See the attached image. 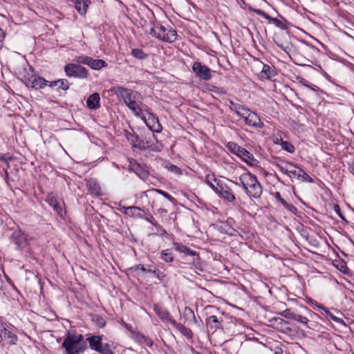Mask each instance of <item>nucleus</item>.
I'll list each match as a JSON object with an SVG mask.
<instances>
[{"instance_id":"obj_1","label":"nucleus","mask_w":354,"mask_h":354,"mask_svg":"<svg viewBox=\"0 0 354 354\" xmlns=\"http://www.w3.org/2000/svg\"><path fill=\"white\" fill-rule=\"evenodd\" d=\"M230 109L238 116L242 118L246 124L257 129H261L263 127V122L256 113L239 103L230 102Z\"/></svg>"},{"instance_id":"obj_2","label":"nucleus","mask_w":354,"mask_h":354,"mask_svg":"<svg viewBox=\"0 0 354 354\" xmlns=\"http://www.w3.org/2000/svg\"><path fill=\"white\" fill-rule=\"evenodd\" d=\"M27 87L32 88H44L45 86L55 87L57 88H69L70 84L67 80L60 79L54 81H48L44 77L32 75L24 82Z\"/></svg>"},{"instance_id":"obj_3","label":"nucleus","mask_w":354,"mask_h":354,"mask_svg":"<svg viewBox=\"0 0 354 354\" xmlns=\"http://www.w3.org/2000/svg\"><path fill=\"white\" fill-rule=\"evenodd\" d=\"M276 167L280 171L288 175L292 180H298L302 182H313L312 178L292 163L281 161L277 163Z\"/></svg>"},{"instance_id":"obj_4","label":"nucleus","mask_w":354,"mask_h":354,"mask_svg":"<svg viewBox=\"0 0 354 354\" xmlns=\"http://www.w3.org/2000/svg\"><path fill=\"white\" fill-rule=\"evenodd\" d=\"M242 187L250 197L259 198L262 194V187L257 178L250 173H245L239 178Z\"/></svg>"},{"instance_id":"obj_5","label":"nucleus","mask_w":354,"mask_h":354,"mask_svg":"<svg viewBox=\"0 0 354 354\" xmlns=\"http://www.w3.org/2000/svg\"><path fill=\"white\" fill-rule=\"evenodd\" d=\"M149 34L156 39L172 43L177 39V32L172 28H167L160 23H155L153 26L150 29Z\"/></svg>"},{"instance_id":"obj_6","label":"nucleus","mask_w":354,"mask_h":354,"mask_svg":"<svg viewBox=\"0 0 354 354\" xmlns=\"http://www.w3.org/2000/svg\"><path fill=\"white\" fill-rule=\"evenodd\" d=\"M280 314L286 319H294L304 324H306L309 322V319L315 315L306 307H302L300 313H297L288 308Z\"/></svg>"},{"instance_id":"obj_7","label":"nucleus","mask_w":354,"mask_h":354,"mask_svg":"<svg viewBox=\"0 0 354 354\" xmlns=\"http://www.w3.org/2000/svg\"><path fill=\"white\" fill-rule=\"evenodd\" d=\"M82 339V335H68L62 344V347L65 348L66 354L79 353L82 349L81 344Z\"/></svg>"},{"instance_id":"obj_8","label":"nucleus","mask_w":354,"mask_h":354,"mask_svg":"<svg viewBox=\"0 0 354 354\" xmlns=\"http://www.w3.org/2000/svg\"><path fill=\"white\" fill-rule=\"evenodd\" d=\"M127 106L132 111L135 115L140 116L142 120L146 123V124L151 131L156 132L160 131V125L158 123V119L155 118L153 114L149 113L148 119H147L145 116H141V109L137 104L136 102L127 104Z\"/></svg>"},{"instance_id":"obj_9","label":"nucleus","mask_w":354,"mask_h":354,"mask_svg":"<svg viewBox=\"0 0 354 354\" xmlns=\"http://www.w3.org/2000/svg\"><path fill=\"white\" fill-rule=\"evenodd\" d=\"M64 71L67 76L75 78H86L88 75L87 69L77 64L70 63L66 64Z\"/></svg>"},{"instance_id":"obj_10","label":"nucleus","mask_w":354,"mask_h":354,"mask_svg":"<svg viewBox=\"0 0 354 354\" xmlns=\"http://www.w3.org/2000/svg\"><path fill=\"white\" fill-rule=\"evenodd\" d=\"M238 186L239 184L237 183L228 178H223V198L229 203L234 202L236 199L234 191Z\"/></svg>"},{"instance_id":"obj_11","label":"nucleus","mask_w":354,"mask_h":354,"mask_svg":"<svg viewBox=\"0 0 354 354\" xmlns=\"http://www.w3.org/2000/svg\"><path fill=\"white\" fill-rule=\"evenodd\" d=\"M17 341V335L6 328L2 322L0 323V342L12 345Z\"/></svg>"},{"instance_id":"obj_12","label":"nucleus","mask_w":354,"mask_h":354,"mask_svg":"<svg viewBox=\"0 0 354 354\" xmlns=\"http://www.w3.org/2000/svg\"><path fill=\"white\" fill-rule=\"evenodd\" d=\"M192 70L198 77L205 80H209L212 77L211 70L199 62L194 63Z\"/></svg>"},{"instance_id":"obj_13","label":"nucleus","mask_w":354,"mask_h":354,"mask_svg":"<svg viewBox=\"0 0 354 354\" xmlns=\"http://www.w3.org/2000/svg\"><path fill=\"white\" fill-rule=\"evenodd\" d=\"M10 239L19 249H22L28 245L27 236L20 230L14 231L10 236Z\"/></svg>"},{"instance_id":"obj_14","label":"nucleus","mask_w":354,"mask_h":354,"mask_svg":"<svg viewBox=\"0 0 354 354\" xmlns=\"http://www.w3.org/2000/svg\"><path fill=\"white\" fill-rule=\"evenodd\" d=\"M261 65H262V68L259 74V79L270 80L276 75L277 73L273 66L263 63H261Z\"/></svg>"},{"instance_id":"obj_15","label":"nucleus","mask_w":354,"mask_h":354,"mask_svg":"<svg viewBox=\"0 0 354 354\" xmlns=\"http://www.w3.org/2000/svg\"><path fill=\"white\" fill-rule=\"evenodd\" d=\"M75 6L76 10L80 15L85 16L89 5L91 4V0H69Z\"/></svg>"},{"instance_id":"obj_16","label":"nucleus","mask_w":354,"mask_h":354,"mask_svg":"<svg viewBox=\"0 0 354 354\" xmlns=\"http://www.w3.org/2000/svg\"><path fill=\"white\" fill-rule=\"evenodd\" d=\"M121 95L124 98V103L127 105L136 102L137 97L139 96L137 92L131 90H121Z\"/></svg>"},{"instance_id":"obj_17","label":"nucleus","mask_w":354,"mask_h":354,"mask_svg":"<svg viewBox=\"0 0 354 354\" xmlns=\"http://www.w3.org/2000/svg\"><path fill=\"white\" fill-rule=\"evenodd\" d=\"M237 156L241 158L248 165H254L257 162V160L254 158L253 155L250 152H249L248 151L242 147L241 150L239 151V153Z\"/></svg>"},{"instance_id":"obj_18","label":"nucleus","mask_w":354,"mask_h":354,"mask_svg":"<svg viewBox=\"0 0 354 354\" xmlns=\"http://www.w3.org/2000/svg\"><path fill=\"white\" fill-rule=\"evenodd\" d=\"M47 202L61 216H63L64 212L62 209V203H59L57 198L53 195H48Z\"/></svg>"},{"instance_id":"obj_19","label":"nucleus","mask_w":354,"mask_h":354,"mask_svg":"<svg viewBox=\"0 0 354 354\" xmlns=\"http://www.w3.org/2000/svg\"><path fill=\"white\" fill-rule=\"evenodd\" d=\"M91 348L101 352L102 348V338L100 336H92L87 338Z\"/></svg>"},{"instance_id":"obj_20","label":"nucleus","mask_w":354,"mask_h":354,"mask_svg":"<svg viewBox=\"0 0 354 354\" xmlns=\"http://www.w3.org/2000/svg\"><path fill=\"white\" fill-rule=\"evenodd\" d=\"M86 186L91 194L97 196L101 194L100 187L95 179L88 180L86 181Z\"/></svg>"},{"instance_id":"obj_21","label":"nucleus","mask_w":354,"mask_h":354,"mask_svg":"<svg viewBox=\"0 0 354 354\" xmlns=\"http://www.w3.org/2000/svg\"><path fill=\"white\" fill-rule=\"evenodd\" d=\"M87 106L90 109H95L100 106V95L98 93H95L91 95L86 101Z\"/></svg>"},{"instance_id":"obj_22","label":"nucleus","mask_w":354,"mask_h":354,"mask_svg":"<svg viewBox=\"0 0 354 354\" xmlns=\"http://www.w3.org/2000/svg\"><path fill=\"white\" fill-rule=\"evenodd\" d=\"M171 324L174 326H175L180 332V333L182 335H183L184 336H185L186 337H187L189 339H191L192 337L193 333L189 328H188L181 324H178L174 320H171Z\"/></svg>"},{"instance_id":"obj_23","label":"nucleus","mask_w":354,"mask_h":354,"mask_svg":"<svg viewBox=\"0 0 354 354\" xmlns=\"http://www.w3.org/2000/svg\"><path fill=\"white\" fill-rule=\"evenodd\" d=\"M87 65L92 69L99 70L103 67H106L107 64L103 59H94L92 57H90Z\"/></svg>"},{"instance_id":"obj_24","label":"nucleus","mask_w":354,"mask_h":354,"mask_svg":"<svg viewBox=\"0 0 354 354\" xmlns=\"http://www.w3.org/2000/svg\"><path fill=\"white\" fill-rule=\"evenodd\" d=\"M206 180L214 190L218 193L221 192L218 189V187H220L219 180L216 178L214 174H207L206 176Z\"/></svg>"},{"instance_id":"obj_25","label":"nucleus","mask_w":354,"mask_h":354,"mask_svg":"<svg viewBox=\"0 0 354 354\" xmlns=\"http://www.w3.org/2000/svg\"><path fill=\"white\" fill-rule=\"evenodd\" d=\"M131 55L136 59L140 60H144L148 58L149 55L144 52L142 49L140 48H132L131 49Z\"/></svg>"},{"instance_id":"obj_26","label":"nucleus","mask_w":354,"mask_h":354,"mask_svg":"<svg viewBox=\"0 0 354 354\" xmlns=\"http://www.w3.org/2000/svg\"><path fill=\"white\" fill-rule=\"evenodd\" d=\"M174 245H175V248L176 250L179 251L180 252H183V253L185 254L186 255H194L195 254L194 252L192 251L189 248H188L187 247H186L185 245H180L178 243H175Z\"/></svg>"},{"instance_id":"obj_27","label":"nucleus","mask_w":354,"mask_h":354,"mask_svg":"<svg viewBox=\"0 0 354 354\" xmlns=\"http://www.w3.org/2000/svg\"><path fill=\"white\" fill-rule=\"evenodd\" d=\"M207 324L211 329L218 328L219 322L217 317L214 315L210 316L207 320Z\"/></svg>"},{"instance_id":"obj_28","label":"nucleus","mask_w":354,"mask_h":354,"mask_svg":"<svg viewBox=\"0 0 354 354\" xmlns=\"http://www.w3.org/2000/svg\"><path fill=\"white\" fill-rule=\"evenodd\" d=\"M154 310L157 315L162 320H169L171 322V319L169 318V313L166 311H162L160 308H155Z\"/></svg>"},{"instance_id":"obj_29","label":"nucleus","mask_w":354,"mask_h":354,"mask_svg":"<svg viewBox=\"0 0 354 354\" xmlns=\"http://www.w3.org/2000/svg\"><path fill=\"white\" fill-rule=\"evenodd\" d=\"M228 149L236 155H238L239 151L241 150V147H239L234 142H228L227 145Z\"/></svg>"},{"instance_id":"obj_30","label":"nucleus","mask_w":354,"mask_h":354,"mask_svg":"<svg viewBox=\"0 0 354 354\" xmlns=\"http://www.w3.org/2000/svg\"><path fill=\"white\" fill-rule=\"evenodd\" d=\"M282 148L290 153H292L295 151V147L287 141L282 142Z\"/></svg>"},{"instance_id":"obj_31","label":"nucleus","mask_w":354,"mask_h":354,"mask_svg":"<svg viewBox=\"0 0 354 354\" xmlns=\"http://www.w3.org/2000/svg\"><path fill=\"white\" fill-rule=\"evenodd\" d=\"M162 259L166 262H171L173 261V257L171 253L167 251H163L161 253Z\"/></svg>"},{"instance_id":"obj_32","label":"nucleus","mask_w":354,"mask_h":354,"mask_svg":"<svg viewBox=\"0 0 354 354\" xmlns=\"http://www.w3.org/2000/svg\"><path fill=\"white\" fill-rule=\"evenodd\" d=\"M139 208L136 207H126L124 209V212L128 215V216H133L134 214H135V212L138 210Z\"/></svg>"},{"instance_id":"obj_33","label":"nucleus","mask_w":354,"mask_h":354,"mask_svg":"<svg viewBox=\"0 0 354 354\" xmlns=\"http://www.w3.org/2000/svg\"><path fill=\"white\" fill-rule=\"evenodd\" d=\"M252 11L255 12L257 15L266 19L267 20L268 19H270V17L267 15L263 10H261L260 9L253 8L252 9Z\"/></svg>"},{"instance_id":"obj_34","label":"nucleus","mask_w":354,"mask_h":354,"mask_svg":"<svg viewBox=\"0 0 354 354\" xmlns=\"http://www.w3.org/2000/svg\"><path fill=\"white\" fill-rule=\"evenodd\" d=\"M270 22H272L277 27L280 28H283L284 25L281 21L277 18H272L270 17V19H268Z\"/></svg>"},{"instance_id":"obj_35","label":"nucleus","mask_w":354,"mask_h":354,"mask_svg":"<svg viewBox=\"0 0 354 354\" xmlns=\"http://www.w3.org/2000/svg\"><path fill=\"white\" fill-rule=\"evenodd\" d=\"M89 58L90 57L87 56H78L76 58V61L78 63L77 64H83L87 65Z\"/></svg>"},{"instance_id":"obj_36","label":"nucleus","mask_w":354,"mask_h":354,"mask_svg":"<svg viewBox=\"0 0 354 354\" xmlns=\"http://www.w3.org/2000/svg\"><path fill=\"white\" fill-rule=\"evenodd\" d=\"M167 168H168V170L171 171V172H174L176 174H181V170L180 169H179L178 167H176V165H169V166H167Z\"/></svg>"},{"instance_id":"obj_37","label":"nucleus","mask_w":354,"mask_h":354,"mask_svg":"<svg viewBox=\"0 0 354 354\" xmlns=\"http://www.w3.org/2000/svg\"><path fill=\"white\" fill-rule=\"evenodd\" d=\"M135 270H140L144 272H151V273H155V270H152L151 269H147L145 268V266L143 265H141V264H139L138 266H136L135 268Z\"/></svg>"},{"instance_id":"obj_38","label":"nucleus","mask_w":354,"mask_h":354,"mask_svg":"<svg viewBox=\"0 0 354 354\" xmlns=\"http://www.w3.org/2000/svg\"><path fill=\"white\" fill-rule=\"evenodd\" d=\"M275 198L278 199L286 207L289 208V205L281 197L279 192L275 193Z\"/></svg>"},{"instance_id":"obj_39","label":"nucleus","mask_w":354,"mask_h":354,"mask_svg":"<svg viewBox=\"0 0 354 354\" xmlns=\"http://www.w3.org/2000/svg\"><path fill=\"white\" fill-rule=\"evenodd\" d=\"M153 191L162 194V196H164L167 198H169V199L171 198V196H169L167 193H166V192H163V191H162L160 189H153Z\"/></svg>"},{"instance_id":"obj_40","label":"nucleus","mask_w":354,"mask_h":354,"mask_svg":"<svg viewBox=\"0 0 354 354\" xmlns=\"http://www.w3.org/2000/svg\"><path fill=\"white\" fill-rule=\"evenodd\" d=\"M5 32L4 31L0 28V48L2 46L3 41L5 39Z\"/></svg>"},{"instance_id":"obj_41","label":"nucleus","mask_w":354,"mask_h":354,"mask_svg":"<svg viewBox=\"0 0 354 354\" xmlns=\"http://www.w3.org/2000/svg\"><path fill=\"white\" fill-rule=\"evenodd\" d=\"M333 209L337 214H338L341 218H342L340 207L338 205L335 204L333 205Z\"/></svg>"},{"instance_id":"obj_42","label":"nucleus","mask_w":354,"mask_h":354,"mask_svg":"<svg viewBox=\"0 0 354 354\" xmlns=\"http://www.w3.org/2000/svg\"><path fill=\"white\" fill-rule=\"evenodd\" d=\"M185 313H190V314H192V315H193V317H194V315L193 311H192V310L191 308H185Z\"/></svg>"},{"instance_id":"obj_43","label":"nucleus","mask_w":354,"mask_h":354,"mask_svg":"<svg viewBox=\"0 0 354 354\" xmlns=\"http://www.w3.org/2000/svg\"><path fill=\"white\" fill-rule=\"evenodd\" d=\"M277 45L284 51H286V47H285L282 44H279L277 42Z\"/></svg>"},{"instance_id":"obj_44","label":"nucleus","mask_w":354,"mask_h":354,"mask_svg":"<svg viewBox=\"0 0 354 354\" xmlns=\"http://www.w3.org/2000/svg\"><path fill=\"white\" fill-rule=\"evenodd\" d=\"M300 82H301V83H302V84H303V85H304V86H306L309 87L310 88H310V86H309L306 83V81L305 80H304V79L301 78V81H300Z\"/></svg>"},{"instance_id":"obj_45","label":"nucleus","mask_w":354,"mask_h":354,"mask_svg":"<svg viewBox=\"0 0 354 354\" xmlns=\"http://www.w3.org/2000/svg\"><path fill=\"white\" fill-rule=\"evenodd\" d=\"M276 321H277V322H279V323H282V322H284V321H283V319H281V318L276 319Z\"/></svg>"},{"instance_id":"obj_46","label":"nucleus","mask_w":354,"mask_h":354,"mask_svg":"<svg viewBox=\"0 0 354 354\" xmlns=\"http://www.w3.org/2000/svg\"><path fill=\"white\" fill-rule=\"evenodd\" d=\"M100 324L101 326H104V324H105L104 321L103 319H102V321H101V322H100Z\"/></svg>"},{"instance_id":"obj_47","label":"nucleus","mask_w":354,"mask_h":354,"mask_svg":"<svg viewBox=\"0 0 354 354\" xmlns=\"http://www.w3.org/2000/svg\"><path fill=\"white\" fill-rule=\"evenodd\" d=\"M226 233L230 234H232V232L230 231V230H226Z\"/></svg>"},{"instance_id":"obj_48","label":"nucleus","mask_w":354,"mask_h":354,"mask_svg":"<svg viewBox=\"0 0 354 354\" xmlns=\"http://www.w3.org/2000/svg\"><path fill=\"white\" fill-rule=\"evenodd\" d=\"M111 88H115V87H112ZM116 88H120V89H122L124 88L123 87H120V86H118Z\"/></svg>"}]
</instances>
